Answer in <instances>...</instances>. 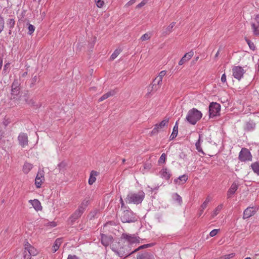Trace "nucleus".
<instances>
[{"label":"nucleus","mask_w":259,"mask_h":259,"mask_svg":"<svg viewBox=\"0 0 259 259\" xmlns=\"http://www.w3.org/2000/svg\"><path fill=\"white\" fill-rule=\"evenodd\" d=\"M202 117L201 112L193 108L188 112L186 116V120L192 125H195Z\"/></svg>","instance_id":"nucleus-1"},{"label":"nucleus","mask_w":259,"mask_h":259,"mask_svg":"<svg viewBox=\"0 0 259 259\" xmlns=\"http://www.w3.org/2000/svg\"><path fill=\"white\" fill-rule=\"evenodd\" d=\"M145 193L143 191L138 192H131L125 198V201L128 203L138 204L141 203L145 197Z\"/></svg>","instance_id":"nucleus-2"},{"label":"nucleus","mask_w":259,"mask_h":259,"mask_svg":"<svg viewBox=\"0 0 259 259\" xmlns=\"http://www.w3.org/2000/svg\"><path fill=\"white\" fill-rule=\"evenodd\" d=\"M210 144L211 143L208 139L206 138H204L202 136L199 135V139L196 143L195 146L196 149L199 152L204 154L203 148H204L205 150H209Z\"/></svg>","instance_id":"nucleus-3"},{"label":"nucleus","mask_w":259,"mask_h":259,"mask_svg":"<svg viewBox=\"0 0 259 259\" xmlns=\"http://www.w3.org/2000/svg\"><path fill=\"white\" fill-rule=\"evenodd\" d=\"M122 237L125 239L126 243L128 244V248H131L133 245L140 243V238L135 235L123 234Z\"/></svg>","instance_id":"nucleus-4"},{"label":"nucleus","mask_w":259,"mask_h":259,"mask_svg":"<svg viewBox=\"0 0 259 259\" xmlns=\"http://www.w3.org/2000/svg\"><path fill=\"white\" fill-rule=\"evenodd\" d=\"M168 122V119H164L159 123L156 124L154 127L151 132L150 135L153 136L158 134V133L163 131L164 127L167 125Z\"/></svg>","instance_id":"nucleus-5"},{"label":"nucleus","mask_w":259,"mask_h":259,"mask_svg":"<svg viewBox=\"0 0 259 259\" xmlns=\"http://www.w3.org/2000/svg\"><path fill=\"white\" fill-rule=\"evenodd\" d=\"M210 117L219 115L221 110V106L217 103H211L209 106Z\"/></svg>","instance_id":"nucleus-6"},{"label":"nucleus","mask_w":259,"mask_h":259,"mask_svg":"<svg viewBox=\"0 0 259 259\" xmlns=\"http://www.w3.org/2000/svg\"><path fill=\"white\" fill-rule=\"evenodd\" d=\"M239 159L241 161H251L252 155L246 148H242L239 153Z\"/></svg>","instance_id":"nucleus-7"},{"label":"nucleus","mask_w":259,"mask_h":259,"mask_svg":"<svg viewBox=\"0 0 259 259\" xmlns=\"http://www.w3.org/2000/svg\"><path fill=\"white\" fill-rule=\"evenodd\" d=\"M233 76L238 80H240L245 73L243 68L240 66H234L232 68Z\"/></svg>","instance_id":"nucleus-8"},{"label":"nucleus","mask_w":259,"mask_h":259,"mask_svg":"<svg viewBox=\"0 0 259 259\" xmlns=\"http://www.w3.org/2000/svg\"><path fill=\"white\" fill-rule=\"evenodd\" d=\"M24 249L26 252V254L29 255V259H31V255L35 256L38 253L37 250L28 242H27V243L25 244Z\"/></svg>","instance_id":"nucleus-9"},{"label":"nucleus","mask_w":259,"mask_h":259,"mask_svg":"<svg viewBox=\"0 0 259 259\" xmlns=\"http://www.w3.org/2000/svg\"><path fill=\"white\" fill-rule=\"evenodd\" d=\"M44 172L43 171H38L35 179V186L37 188H40L42 184L45 182Z\"/></svg>","instance_id":"nucleus-10"},{"label":"nucleus","mask_w":259,"mask_h":259,"mask_svg":"<svg viewBox=\"0 0 259 259\" xmlns=\"http://www.w3.org/2000/svg\"><path fill=\"white\" fill-rule=\"evenodd\" d=\"M251 27L253 34L259 35V14L255 16L254 21L251 24Z\"/></svg>","instance_id":"nucleus-11"},{"label":"nucleus","mask_w":259,"mask_h":259,"mask_svg":"<svg viewBox=\"0 0 259 259\" xmlns=\"http://www.w3.org/2000/svg\"><path fill=\"white\" fill-rule=\"evenodd\" d=\"M18 140L19 145L23 148L26 147L28 144V139L27 134L21 133L18 137Z\"/></svg>","instance_id":"nucleus-12"},{"label":"nucleus","mask_w":259,"mask_h":259,"mask_svg":"<svg viewBox=\"0 0 259 259\" xmlns=\"http://www.w3.org/2000/svg\"><path fill=\"white\" fill-rule=\"evenodd\" d=\"M28 202L32 205V207L35 211H39L42 210V206L40 202L38 199H34L33 200H29Z\"/></svg>","instance_id":"nucleus-13"},{"label":"nucleus","mask_w":259,"mask_h":259,"mask_svg":"<svg viewBox=\"0 0 259 259\" xmlns=\"http://www.w3.org/2000/svg\"><path fill=\"white\" fill-rule=\"evenodd\" d=\"M256 212L255 208L253 207H247L243 212V219H246L253 215Z\"/></svg>","instance_id":"nucleus-14"},{"label":"nucleus","mask_w":259,"mask_h":259,"mask_svg":"<svg viewBox=\"0 0 259 259\" xmlns=\"http://www.w3.org/2000/svg\"><path fill=\"white\" fill-rule=\"evenodd\" d=\"M194 52L193 51H190L188 53H187L180 60L179 62V65H182L185 62L189 61L191 58L193 56Z\"/></svg>","instance_id":"nucleus-15"},{"label":"nucleus","mask_w":259,"mask_h":259,"mask_svg":"<svg viewBox=\"0 0 259 259\" xmlns=\"http://www.w3.org/2000/svg\"><path fill=\"white\" fill-rule=\"evenodd\" d=\"M162 80L157 76L155 77L153 81L151 87H150L152 89V90L156 91L159 89L162 84Z\"/></svg>","instance_id":"nucleus-16"},{"label":"nucleus","mask_w":259,"mask_h":259,"mask_svg":"<svg viewBox=\"0 0 259 259\" xmlns=\"http://www.w3.org/2000/svg\"><path fill=\"white\" fill-rule=\"evenodd\" d=\"M188 176L186 175H183L180 176L178 179H175L174 182L176 184L182 185L186 183L188 180Z\"/></svg>","instance_id":"nucleus-17"},{"label":"nucleus","mask_w":259,"mask_h":259,"mask_svg":"<svg viewBox=\"0 0 259 259\" xmlns=\"http://www.w3.org/2000/svg\"><path fill=\"white\" fill-rule=\"evenodd\" d=\"M237 189H238V185L235 183L232 184L227 192V197L228 198H231L232 197V196L236 191Z\"/></svg>","instance_id":"nucleus-18"},{"label":"nucleus","mask_w":259,"mask_h":259,"mask_svg":"<svg viewBox=\"0 0 259 259\" xmlns=\"http://www.w3.org/2000/svg\"><path fill=\"white\" fill-rule=\"evenodd\" d=\"M99 175V172L95 171L92 170L91 171L90 173V178L89 179V184L90 185H92L96 181V177Z\"/></svg>","instance_id":"nucleus-19"},{"label":"nucleus","mask_w":259,"mask_h":259,"mask_svg":"<svg viewBox=\"0 0 259 259\" xmlns=\"http://www.w3.org/2000/svg\"><path fill=\"white\" fill-rule=\"evenodd\" d=\"M160 175L165 180H168L171 177V174L167 168H162L160 171Z\"/></svg>","instance_id":"nucleus-20"},{"label":"nucleus","mask_w":259,"mask_h":259,"mask_svg":"<svg viewBox=\"0 0 259 259\" xmlns=\"http://www.w3.org/2000/svg\"><path fill=\"white\" fill-rule=\"evenodd\" d=\"M32 168L33 165L31 163L25 162L23 166L22 171L24 174H27Z\"/></svg>","instance_id":"nucleus-21"},{"label":"nucleus","mask_w":259,"mask_h":259,"mask_svg":"<svg viewBox=\"0 0 259 259\" xmlns=\"http://www.w3.org/2000/svg\"><path fill=\"white\" fill-rule=\"evenodd\" d=\"M26 254V251L22 249L16 255L14 259H29V255Z\"/></svg>","instance_id":"nucleus-22"},{"label":"nucleus","mask_w":259,"mask_h":259,"mask_svg":"<svg viewBox=\"0 0 259 259\" xmlns=\"http://www.w3.org/2000/svg\"><path fill=\"white\" fill-rule=\"evenodd\" d=\"M111 242V238L110 237H108L103 234L102 235L101 242L103 245L107 246L110 244V243Z\"/></svg>","instance_id":"nucleus-23"},{"label":"nucleus","mask_w":259,"mask_h":259,"mask_svg":"<svg viewBox=\"0 0 259 259\" xmlns=\"http://www.w3.org/2000/svg\"><path fill=\"white\" fill-rule=\"evenodd\" d=\"M89 204L88 200H84L79 205L77 210L81 212L82 213H83L86 208L87 207Z\"/></svg>","instance_id":"nucleus-24"},{"label":"nucleus","mask_w":259,"mask_h":259,"mask_svg":"<svg viewBox=\"0 0 259 259\" xmlns=\"http://www.w3.org/2000/svg\"><path fill=\"white\" fill-rule=\"evenodd\" d=\"M115 94V92L114 91H109L106 94H104L102 96H101L99 99V101L100 102H102L104 101V100L110 97L113 96Z\"/></svg>","instance_id":"nucleus-25"},{"label":"nucleus","mask_w":259,"mask_h":259,"mask_svg":"<svg viewBox=\"0 0 259 259\" xmlns=\"http://www.w3.org/2000/svg\"><path fill=\"white\" fill-rule=\"evenodd\" d=\"M61 243H62V241H61V239H60V238L57 239L55 240V241L52 246V251L53 252H55L59 249Z\"/></svg>","instance_id":"nucleus-26"},{"label":"nucleus","mask_w":259,"mask_h":259,"mask_svg":"<svg viewBox=\"0 0 259 259\" xmlns=\"http://www.w3.org/2000/svg\"><path fill=\"white\" fill-rule=\"evenodd\" d=\"M137 259H154L153 255L149 253L145 252L143 254L138 255Z\"/></svg>","instance_id":"nucleus-27"},{"label":"nucleus","mask_w":259,"mask_h":259,"mask_svg":"<svg viewBox=\"0 0 259 259\" xmlns=\"http://www.w3.org/2000/svg\"><path fill=\"white\" fill-rule=\"evenodd\" d=\"M223 204H221L219 205L217 207L215 208V209L213 210L212 212L211 217L212 218H214L215 216H217L219 212L221 211V210L223 209Z\"/></svg>","instance_id":"nucleus-28"},{"label":"nucleus","mask_w":259,"mask_h":259,"mask_svg":"<svg viewBox=\"0 0 259 259\" xmlns=\"http://www.w3.org/2000/svg\"><path fill=\"white\" fill-rule=\"evenodd\" d=\"M176 23L175 22H172L165 29V30L163 31V33L164 35H167L169 34L171 31L175 26Z\"/></svg>","instance_id":"nucleus-29"},{"label":"nucleus","mask_w":259,"mask_h":259,"mask_svg":"<svg viewBox=\"0 0 259 259\" xmlns=\"http://www.w3.org/2000/svg\"><path fill=\"white\" fill-rule=\"evenodd\" d=\"M150 246H151V245L150 244H144L143 245H141V246H139V247H138L137 248L135 249L134 250L132 251V252H127L126 253V256H128V255H131V254H132L134 252H136L141 249L146 248H147Z\"/></svg>","instance_id":"nucleus-30"},{"label":"nucleus","mask_w":259,"mask_h":259,"mask_svg":"<svg viewBox=\"0 0 259 259\" xmlns=\"http://www.w3.org/2000/svg\"><path fill=\"white\" fill-rule=\"evenodd\" d=\"M253 171L259 176V162H256L251 165Z\"/></svg>","instance_id":"nucleus-31"},{"label":"nucleus","mask_w":259,"mask_h":259,"mask_svg":"<svg viewBox=\"0 0 259 259\" xmlns=\"http://www.w3.org/2000/svg\"><path fill=\"white\" fill-rule=\"evenodd\" d=\"M211 197L209 196H208L200 207L202 208V209H205L207 207L209 202L211 201Z\"/></svg>","instance_id":"nucleus-32"},{"label":"nucleus","mask_w":259,"mask_h":259,"mask_svg":"<svg viewBox=\"0 0 259 259\" xmlns=\"http://www.w3.org/2000/svg\"><path fill=\"white\" fill-rule=\"evenodd\" d=\"M151 36L152 34L151 32H147L141 36V37H140V40H142V41L148 40L150 39Z\"/></svg>","instance_id":"nucleus-33"},{"label":"nucleus","mask_w":259,"mask_h":259,"mask_svg":"<svg viewBox=\"0 0 259 259\" xmlns=\"http://www.w3.org/2000/svg\"><path fill=\"white\" fill-rule=\"evenodd\" d=\"M82 214V213L81 212H80L79 210L77 209L72 214V215L71 217V219H72L73 221H75V220L80 217Z\"/></svg>","instance_id":"nucleus-34"},{"label":"nucleus","mask_w":259,"mask_h":259,"mask_svg":"<svg viewBox=\"0 0 259 259\" xmlns=\"http://www.w3.org/2000/svg\"><path fill=\"white\" fill-rule=\"evenodd\" d=\"M178 127L177 126L175 125L174 127L172 133L170 135V139H173L175 138H176L178 135Z\"/></svg>","instance_id":"nucleus-35"},{"label":"nucleus","mask_w":259,"mask_h":259,"mask_svg":"<svg viewBox=\"0 0 259 259\" xmlns=\"http://www.w3.org/2000/svg\"><path fill=\"white\" fill-rule=\"evenodd\" d=\"M66 166V162L65 161H62L58 164L57 167L59 169V171L61 172L62 170H63L65 168Z\"/></svg>","instance_id":"nucleus-36"},{"label":"nucleus","mask_w":259,"mask_h":259,"mask_svg":"<svg viewBox=\"0 0 259 259\" xmlns=\"http://www.w3.org/2000/svg\"><path fill=\"white\" fill-rule=\"evenodd\" d=\"M120 51L119 50H116L113 53L110 57V59L111 60H114L120 54Z\"/></svg>","instance_id":"nucleus-37"},{"label":"nucleus","mask_w":259,"mask_h":259,"mask_svg":"<svg viewBox=\"0 0 259 259\" xmlns=\"http://www.w3.org/2000/svg\"><path fill=\"white\" fill-rule=\"evenodd\" d=\"M97 6L101 8L103 7L105 4L104 0H94Z\"/></svg>","instance_id":"nucleus-38"},{"label":"nucleus","mask_w":259,"mask_h":259,"mask_svg":"<svg viewBox=\"0 0 259 259\" xmlns=\"http://www.w3.org/2000/svg\"><path fill=\"white\" fill-rule=\"evenodd\" d=\"M17 92V83L15 84L14 82H13L12 85V94H16Z\"/></svg>","instance_id":"nucleus-39"},{"label":"nucleus","mask_w":259,"mask_h":259,"mask_svg":"<svg viewBox=\"0 0 259 259\" xmlns=\"http://www.w3.org/2000/svg\"><path fill=\"white\" fill-rule=\"evenodd\" d=\"M28 29L29 30L28 34L31 35L35 30V27L32 24H29Z\"/></svg>","instance_id":"nucleus-40"},{"label":"nucleus","mask_w":259,"mask_h":259,"mask_svg":"<svg viewBox=\"0 0 259 259\" xmlns=\"http://www.w3.org/2000/svg\"><path fill=\"white\" fill-rule=\"evenodd\" d=\"M15 23V22L13 19H9L8 24L9 25L10 28H12L14 27Z\"/></svg>","instance_id":"nucleus-41"},{"label":"nucleus","mask_w":259,"mask_h":259,"mask_svg":"<svg viewBox=\"0 0 259 259\" xmlns=\"http://www.w3.org/2000/svg\"><path fill=\"white\" fill-rule=\"evenodd\" d=\"M166 155L165 153H162L159 159V163H164L166 159Z\"/></svg>","instance_id":"nucleus-42"},{"label":"nucleus","mask_w":259,"mask_h":259,"mask_svg":"<svg viewBox=\"0 0 259 259\" xmlns=\"http://www.w3.org/2000/svg\"><path fill=\"white\" fill-rule=\"evenodd\" d=\"M4 27V19L0 16V33L2 31Z\"/></svg>","instance_id":"nucleus-43"},{"label":"nucleus","mask_w":259,"mask_h":259,"mask_svg":"<svg viewBox=\"0 0 259 259\" xmlns=\"http://www.w3.org/2000/svg\"><path fill=\"white\" fill-rule=\"evenodd\" d=\"M219 231H220L219 229H214V230H212L209 233L210 236V237L215 236L219 233Z\"/></svg>","instance_id":"nucleus-44"},{"label":"nucleus","mask_w":259,"mask_h":259,"mask_svg":"<svg viewBox=\"0 0 259 259\" xmlns=\"http://www.w3.org/2000/svg\"><path fill=\"white\" fill-rule=\"evenodd\" d=\"M146 3L147 1L146 0H143L136 6V8L140 9L142 8V7L144 6Z\"/></svg>","instance_id":"nucleus-45"},{"label":"nucleus","mask_w":259,"mask_h":259,"mask_svg":"<svg viewBox=\"0 0 259 259\" xmlns=\"http://www.w3.org/2000/svg\"><path fill=\"white\" fill-rule=\"evenodd\" d=\"M166 73V71L165 70H162L161 71H160L158 74V75L157 76L158 77L160 78V79H161L162 80L163 79V77L165 75Z\"/></svg>","instance_id":"nucleus-46"},{"label":"nucleus","mask_w":259,"mask_h":259,"mask_svg":"<svg viewBox=\"0 0 259 259\" xmlns=\"http://www.w3.org/2000/svg\"><path fill=\"white\" fill-rule=\"evenodd\" d=\"M235 255V254L234 253H231L230 254L225 255L224 256V259L231 258H233V257H234Z\"/></svg>","instance_id":"nucleus-47"},{"label":"nucleus","mask_w":259,"mask_h":259,"mask_svg":"<svg viewBox=\"0 0 259 259\" xmlns=\"http://www.w3.org/2000/svg\"><path fill=\"white\" fill-rule=\"evenodd\" d=\"M247 44H248L249 48L252 50H254V48H255L254 44L248 40H247Z\"/></svg>","instance_id":"nucleus-48"},{"label":"nucleus","mask_w":259,"mask_h":259,"mask_svg":"<svg viewBox=\"0 0 259 259\" xmlns=\"http://www.w3.org/2000/svg\"><path fill=\"white\" fill-rule=\"evenodd\" d=\"M221 81L223 83H226L227 82L226 75V74L225 73L223 74L222 75V77H221Z\"/></svg>","instance_id":"nucleus-49"},{"label":"nucleus","mask_w":259,"mask_h":259,"mask_svg":"<svg viewBox=\"0 0 259 259\" xmlns=\"http://www.w3.org/2000/svg\"><path fill=\"white\" fill-rule=\"evenodd\" d=\"M136 0H130L126 4V6H130L134 4L136 2Z\"/></svg>","instance_id":"nucleus-50"},{"label":"nucleus","mask_w":259,"mask_h":259,"mask_svg":"<svg viewBox=\"0 0 259 259\" xmlns=\"http://www.w3.org/2000/svg\"><path fill=\"white\" fill-rule=\"evenodd\" d=\"M67 259H79L78 257H77L75 255H69Z\"/></svg>","instance_id":"nucleus-51"},{"label":"nucleus","mask_w":259,"mask_h":259,"mask_svg":"<svg viewBox=\"0 0 259 259\" xmlns=\"http://www.w3.org/2000/svg\"><path fill=\"white\" fill-rule=\"evenodd\" d=\"M204 209H202V208L200 207L199 210V212H198V213L199 217H200L202 215V214L203 213V212L204 211Z\"/></svg>","instance_id":"nucleus-52"},{"label":"nucleus","mask_w":259,"mask_h":259,"mask_svg":"<svg viewBox=\"0 0 259 259\" xmlns=\"http://www.w3.org/2000/svg\"><path fill=\"white\" fill-rule=\"evenodd\" d=\"M121 220H122V222H123V223L130 222V221L127 220V219H125L123 217L121 218Z\"/></svg>","instance_id":"nucleus-53"},{"label":"nucleus","mask_w":259,"mask_h":259,"mask_svg":"<svg viewBox=\"0 0 259 259\" xmlns=\"http://www.w3.org/2000/svg\"><path fill=\"white\" fill-rule=\"evenodd\" d=\"M120 203L121 204V206H123L124 205V202H123V199L121 197H120Z\"/></svg>","instance_id":"nucleus-54"},{"label":"nucleus","mask_w":259,"mask_h":259,"mask_svg":"<svg viewBox=\"0 0 259 259\" xmlns=\"http://www.w3.org/2000/svg\"><path fill=\"white\" fill-rule=\"evenodd\" d=\"M10 121H4L3 122L5 125H7L10 123Z\"/></svg>","instance_id":"nucleus-55"},{"label":"nucleus","mask_w":259,"mask_h":259,"mask_svg":"<svg viewBox=\"0 0 259 259\" xmlns=\"http://www.w3.org/2000/svg\"><path fill=\"white\" fill-rule=\"evenodd\" d=\"M220 49L218 51V52H217L215 55V57H218V56L219 55V54H220Z\"/></svg>","instance_id":"nucleus-56"},{"label":"nucleus","mask_w":259,"mask_h":259,"mask_svg":"<svg viewBox=\"0 0 259 259\" xmlns=\"http://www.w3.org/2000/svg\"><path fill=\"white\" fill-rule=\"evenodd\" d=\"M3 65V61L2 60H0V69H1Z\"/></svg>","instance_id":"nucleus-57"},{"label":"nucleus","mask_w":259,"mask_h":259,"mask_svg":"<svg viewBox=\"0 0 259 259\" xmlns=\"http://www.w3.org/2000/svg\"><path fill=\"white\" fill-rule=\"evenodd\" d=\"M27 74V72H24L23 74H22V76L23 77H24L25 75H26Z\"/></svg>","instance_id":"nucleus-58"},{"label":"nucleus","mask_w":259,"mask_h":259,"mask_svg":"<svg viewBox=\"0 0 259 259\" xmlns=\"http://www.w3.org/2000/svg\"><path fill=\"white\" fill-rule=\"evenodd\" d=\"M245 259H251L250 257H247L246 258H245Z\"/></svg>","instance_id":"nucleus-59"},{"label":"nucleus","mask_w":259,"mask_h":259,"mask_svg":"<svg viewBox=\"0 0 259 259\" xmlns=\"http://www.w3.org/2000/svg\"><path fill=\"white\" fill-rule=\"evenodd\" d=\"M125 159H123L122 160V162H125Z\"/></svg>","instance_id":"nucleus-60"},{"label":"nucleus","mask_w":259,"mask_h":259,"mask_svg":"<svg viewBox=\"0 0 259 259\" xmlns=\"http://www.w3.org/2000/svg\"><path fill=\"white\" fill-rule=\"evenodd\" d=\"M198 59H199V57H197L196 58V61H197V60H198Z\"/></svg>","instance_id":"nucleus-61"}]
</instances>
